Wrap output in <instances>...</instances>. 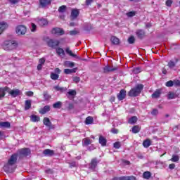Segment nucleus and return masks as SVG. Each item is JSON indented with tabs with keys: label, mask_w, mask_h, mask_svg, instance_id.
I'll use <instances>...</instances> for the list:
<instances>
[{
	"label": "nucleus",
	"mask_w": 180,
	"mask_h": 180,
	"mask_svg": "<svg viewBox=\"0 0 180 180\" xmlns=\"http://www.w3.org/2000/svg\"><path fill=\"white\" fill-rule=\"evenodd\" d=\"M16 161H18V155H12L10 160H8L7 164L4 167V170L7 174H12L16 169Z\"/></svg>",
	"instance_id": "nucleus-1"
},
{
	"label": "nucleus",
	"mask_w": 180,
	"mask_h": 180,
	"mask_svg": "<svg viewBox=\"0 0 180 180\" xmlns=\"http://www.w3.org/2000/svg\"><path fill=\"white\" fill-rule=\"evenodd\" d=\"M143 88H144V85L141 84H137L135 87H134L129 91V96H133V97L139 96V95L141 94V91H143Z\"/></svg>",
	"instance_id": "nucleus-2"
},
{
	"label": "nucleus",
	"mask_w": 180,
	"mask_h": 180,
	"mask_svg": "<svg viewBox=\"0 0 180 180\" xmlns=\"http://www.w3.org/2000/svg\"><path fill=\"white\" fill-rule=\"evenodd\" d=\"M18 47V43H16L15 41H6L4 46V50H6V51H10L11 50H15Z\"/></svg>",
	"instance_id": "nucleus-3"
},
{
	"label": "nucleus",
	"mask_w": 180,
	"mask_h": 180,
	"mask_svg": "<svg viewBox=\"0 0 180 180\" xmlns=\"http://www.w3.org/2000/svg\"><path fill=\"white\" fill-rule=\"evenodd\" d=\"M27 29L25 25H18L15 28V33L18 34V36H23L24 34H26Z\"/></svg>",
	"instance_id": "nucleus-4"
},
{
	"label": "nucleus",
	"mask_w": 180,
	"mask_h": 180,
	"mask_svg": "<svg viewBox=\"0 0 180 180\" xmlns=\"http://www.w3.org/2000/svg\"><path fill=\"white\" fill-rule=\"evenodd\" d=\"M47 45L49 47H51V49H56L60 45V41L56 39H49L47 41Z\"/></svg>",
	"instance_id": "nucleus-5"
},
{
	"label": "nucleus",
	"mask_w": 180,
	"mask_h": 180,
	"mask_svg": "<svg viewBox=\"0 0 180 180\" xmlns=\"http://www.w3.org/2000/svg\"><path fill=\"white\" fill-rule=\"evenodd\" d=\"M98 164H99V160H98V158H94L91 159L89 165L90 169H95V168H96V167L98 166Z\"/></svg>",
	"instance_id": "nucleus-6"
},
{
	"label": "nucleus",
	"mask_w": 180,
	"mask_h": 180,
	"mask_svg": "<svg viewBox=\"0 0 180 180\" xmlns=\"http://www.w3.org/2000/svg\"><path fill=\"white\" fill-rule=\"evenodd\" d=\"M7 92L13 97V98H16V96H19L20 95V90L19 89H14V90H11L9 89L7 91Z\"/></svg>",
	"instance_id": "nucleus-7"
},
{
	"label": "nucleus",
	"mask_w": 180,
	"mask_h": 180,
	"mask_svg": "<svg viewBox=\"0 0 180 180\" xmlns=\"http://www.w3.org/2000/svg\"><path fill=\"white\" fill-rule=\"evenodd\" d=\"M51 33L53 34H57V36H63L64 34V30L58 27L53 28Z\"/></svg>",
	"instance_id": "nucleus-8"
},
{
	"label": "nucleus",
	"mask_w": 180,
	"mask_h": 180,
	"mask_svg": "<svg viewBox=\"0 0 180 180\" xmlns=\"http://www.w3.org/2000/svg\"><path fill=\"white\" fill-rule=\"evenodd\" d=\"M43 123L44 126H46V127H49V129H54V127L49 117H44L43 120Z\"/></svg>",
	"instance_id": "nucleus-9"
},
{
	"label": "nucleus",
	"mask_w": 180,
	"mask_h": 180,
	"mask_svg": "<svg viewBox=\"0 0 180 180\" xmlns=\"http://www.w3.org/2000/svg\"><path fill=\"white\" fill-rule=\"evenodd\" d=\"M116 70H117V68L113 66L110 67L109 65H107L103 68V72H113V71H116Z\"/></svg>",
	"instance_id": "nucleus-10"
},
{
	"label": "nucleus",
	"mask_w": 180,
	"mask_h": 180,
	"mask_svg": "<svg viewBox=\"0 0 180 180\" xmlns=\"http://www.w3.org/2000/svg\"><path fill=\"white\" fill-rule=\"evenodd\" d=\"M79 15V10L74 8L71 11L70 18L72 20H74V19H77Z\"/></svg>",
	"instance_id": "nucleus-11"
},
{
	"label": "nucleus",
	"mask_w": 180,
	"mask_h": 180,
	"mask_svg": "<svg viewBox=\"0 0 180 180\" xmlns=\"http://www.w3.org/2000/svg\"><path fill=\"white\" fill-rule=\"evenodd\" d=\"M65 52L68 54V56H70V57H73L74 58H77V60H81V57H79L77 56V54L73 53L72 51L70 49V47H67L65 49Z\"/></svg>",
	"instance_id": "nucleus-12"
},
{
	"label": "nucleus",
	"mask_w": 180,
	"mask_h": 180,
	"mask_svg": "<svg viewBox=\"0 0 180 180\" xmlns=\"http://www.w3.org/2000/svg\"><path fill=\"white\" fill-rule=\"evenodd\" d=\"M9 89V87L5 86L4 88L0 87V101L1 99H4L5 98V95L6 94L7 91Z\"/></svg>",
	"instance_id": "nucleus-13"
},
{
	"label": "nucleus",
	"mask_w": 180,
	"mask_h": 180,
	"mask_svg": "<svg viewBox=\"0 0 180 180\" xmlns=\"http://www.w3.org/2000/svg\"><path fill=\"white\" fill-rule=\"evenodd\" d=\"M117 99L118 101H123L124 98H126V90L122 89L120 90V93L117 94Z\"/></svg>",
	"instance_id": "nucleus-14"
},
{
	"label": "nucleus",
	"mask_w": 180,
	"mask_h": 180,
	"mask_svg": "<svg viewBox=\"0 0 180 180\" xmlns=\"http://www.w3.org/2000/svg\"><path fill=\"white\" fill-rule=\"evenodd\" d=\"M136 34L138 39H140L141 40L142 39H144V37L146 36V32L143 30H137L136 32Z\"/></svg>",
	"instance_id": "nucleus-15"
},
{
	"label": "nucleus",
	"mask_w": 180,
	"mask_h": 180,
	"mask_svg": "<svg viewBox=\"0 0 180 180\" xmlns=\"http://www.w3.org/2000/svg\"><path fill=\"white\" fill-rule=\"evenodd\" d=\"M20 154L24 157H27L30 154V149L27 148H22L20 150Z\"/></svg>",
	"instance_id": "nucleus-16"
},
{
	"label": "nucleus",
	"mask_w": 180,
	"mask_h": 180,
	"mask_svg": "<svg viewBox=\"0 0 180 180\" xmlns=\"http://www.w3.org/2000/svg\"><path fill=\"white\" fill-rule=\"evenodd\" d=\"M43 154L46 157H53V155H54V150H53L51 149H45L43 151Z\"/></svg>",
	"instance_id": "nucleus-17"
},
{
	"label": "nucleus",
	"mask_w": 180,
	"mask_h": 180,
	"mask_svg": "<svg viewBox=\"0 0 180 180\" xmlns=\"http://www.w3.org/2000/svg\"><path fill=\"white\" fill-rule=\"evenodd\" d=\"M51 4V0H39V5L41 8H46L48 5Z\"/></svg>",
	"instance_id": "nucleus-18"
},
{
	"label": "nucleus",
	"mask_w": 180,
	"mask_h": 180,
	"mask_svg": "<svg viewBox=\"0 0 180 180\" xmlns=\"http://www.w3.org/2000/svg\"><path fill=\"white\" fill-rule=\"evenodd\" d=\"M110 41L114 46H119L120 44V39L115 36L111 37Z\"/></svg>",
	"instance_id": "nucleus-19"
},
{
	"label": "nucleus",
	"mask_w": 180,
	"mask_h": 180,
	"mask_svg": "<svg viewBox=\"0 0 180 180\" xmlns=\"http://www.w3.org/2000/svg\"><path fill=\"white\" fill-rule=\"evenodd\" d=\"M37 22L38 25H39L41 27H43V26H47V25H49V22L44 18H41L38 20Z\"/></svg>",
	"instance_id": "nucleus-20"
},
{
	"label": "nucleus",
	"mask_w": 180,
	"mask_h": 180,
	"mask_svg": "<svg viewBox=\"0 0 180 180\" xmlns=\"http://www.w3.org/2000/svg\"><path fill=\"white\" fill-rule=\"evenodd\" d=\"M98 142L101 143L102 147L106 146V143H108V141L105 139V137H103L102 135L99 136Z\"/></svg>",
	"instance_id": "nucleus-21"
},
{
	"label": "nucleus",
	"mask_w": 180,
	"mask_h": 180,
	"mask_svg": "<svg viewBox=\"0 0 180 180\" xmlns=\"http://www.w3.org/2000/svg\"><path fill=\"white\" fill-rule=\"evenodd\" d=\"M47 112H50V105H45L43 108L39 110L41 115H46Z\"/></svg>",
	"instance_id": "nucleus-22"
},
{
	"label": "nucleus",
	"mask_w": 180,
	"mask_h": 180,
	"mask_svg": "<svg viewBox=\"0 0 180 180\" xmlns=\"http://www.w3.org/2000/svg\"><path fill=\"white\" fill-rule=\"evenodd\" d=\"M8 24L5 22H0V34H2L4 30L8 27Z\"/></svg>",
	"instance_id": "nucleus-23"
},
{
	"label": "nucleus",
	"mask_w": 180,
	"mask_h": 180,
	"mask_svg": "<svg viewBox=\"0 0 180 180\" xmlns=\"http://www.w3.org/2000/svg\"><path fill=\"white\" fill-rule=\"evenodd\" d=\"M161 89H157L153 94H152V98L154 99H157V98H160L161 96Z\"/></svg>",
	"instance_id": "nucleus-24"
},
{
	"label": "nucleus",
	"mask_w": 180,
	"mask_h": 180,
	"mask_svg": "<svg viewBox=\"0 0 180 180\" xmlns=\"http://www.w3.org/2000/svg\"><path fill=\"white\" fill-rule=\"evenodd\" d=\"M176 63H178V60H176V62H174V60H170L168 62L167 66L171 70H174V68H175L176 65Z\"/></svg>",
	"instance_id": "nucleus-25"
},
{
	"label": "nucleus",
	"mask_w": 180,
	"mask_h": 180,
	"mask_svg": "<svg viewBox=\"0 0 180 180\" xmlns=\"http://www.w3.org/2000/svg\"><path fill=\"white\" fill-rule=\"evenodd\" d=\"M32 108V100L25 101V110H29Z\"/></svg>",
	"instance_id": "nucleus-26"
},
{
	"label": "nucleus",
	"mask_w": 180,
	"mask_h": 180,
	"mask_svg": "<svg viewBox=\"0 0 180 180\" xmlns=\"http://www.w3.org/2000/svg\"><path fill=\"white\" fill-rule=\"evenodd\" d=\"M30 120L31 122H40V117L36 115H32L30 116Z\"/></svg>",
	"instance_id": "nucleus-27"
},
{
	"label": "nucleus",
	"mask_w": 180,
	"mask_h": 180,
	"mask_svg": "<svg viewBox=\"0 0 180 180\" xmlns=\"http://www.w3.org/2000/svg\"><path fill=\"white\" fill-rule=\"evenodd\" d=\"M77 68H73V69H65L64 70V72H65V74H67V75H68V74H73L75 72H77Z\"/></svg>",
	"instance_id": "nucleus-28"
},
{
	"label": "nucleus",
	"mask_w": 180,
	"mask_h": 180,
	"mask_svg": "<svg viewBox=\"0 0 180 180\" xmlns=\"http://www.w3.org/2000/svg\"><path fill=\"white\" fill-rule=\"evenodd\" d=\"M53 89L56 90V91H58V92H65V91H67V88L65 87H61L60 86H55L53 87Z\"/></svg>",
	"instance_id": "nucleus-29"
},
{
	"label": "nucleus",
	"mask_w": 180,
	"mask_h": 180,
	"mask_svg": "<svg viewBox=\"0 0 180 180\" xmlns=\"http://www.w3.org/2000/svg\"><path fill=\"white\" fill-rule=\"evenodd\" d=\"M143 147H145V148H148V147L150 146H151V140L148 139L143 141Z\"/></svg>",
	"instance_id": "nucleus-30"
},
{
	"label": "nucleus",
	"mask_w": 180,
	"mask_h": 180,
	"mask_svg": "<svg viewBox=\"0 0 180 180\" xmlns=\"http://www.w3.org/2000/svg\"><path fill=\"white\" fill-rule=\"evenodd\" d=\"M1 127H5L9 129L11 127V123L9 122H0Z\"/></svg>",
	"instance_id": "nucleus-31"
},
{
	"label": "nucleus",
	"mask_w": 180,
	"mask_h": 180,
	"mask_svg": "<svg viewBox=\"0 0 180 180\" xmlns=\"http://www.w3.org/2000/svg\"><path fill=\"white\" fill-rule=\"evenodd\" d=\"M61 106H63V103L61 101H58L53 104V108L54 109H60Z\"/></svg>",
	"instance_id": "nucleus-32"
},
{
	"label": "nucleus",
	"mask_w": 180,
	"mask_h": 180,
	"mask_svg": "<svg viewBox=\"0 0 180 180\" xmlns=\"http://www.w3.org/2000/svg\"><path fill=\"white\" fill-rule=\"evenodd\" d=\"M86 124H92L94 123V117L89 116L85 120Z\"/></svg>",
	"instance_id": "nucleus-33"
},
{
	"label": "nucleus",
	"mask_w": 180,
	"mask_h": 180,
	"mask_svg": "<svg viewBox=\"0 0 180 180\" xmlns=\"http://www.w3.org/2000/svg\"><path fill=\"white\" fill-rule=\"evenodd\" d=\"M56 53L57 54H58V56H65V52H64V49H61V48H58L56 49Z\"/></svg>",
	"instance_id": "nucleus-34"
},
{
	"label": "nucleus",
	"mask_w": 180,
	"mask_h": 180,
	"mask_svg": "<svg viewBox=\"0 0 180 180\" xmlns=\"http://www.w3.org/2000/svg\"><path fill=\"white\" fill-rule=\"evenodd\" d=\"M59 77H60V75H58V74L54 73V72L51 73V78L53 81H57V79H58Z\"/></svg>",
	"instance_id": "nucleus-35"
},
{
	"label": "nucleus",
	"mask_w": 180,
	"mask_h": 180,
	"mask_svg": "<svg viewBox=\"0 0 180 180\" xmlns=\"http://www.w3.org/2000/svg\"><path fill=\"white\" fill-rule=\"evenodd\" d=\"M144 179H150L151 178V172H145L143 174Z\"/></svg>",
	"instance_id": "nucleus-36"
},
{
	"label": "nucleus",
	"mask_w": 180,
	"mask_h": 180,
	"mask_svg": "<svg viewBox=\"0 0 180 180\" xmlns=\"http://www.w3.org/2000/svg\"><path fill=\"white\" fill-rule=\"evenodd\" d=\"M65 65L66 67H69L70 68H72V67H75V63L74 62H71V61H65Z\"/></svg>",
	"instance_id": "nucleus-37"
},
{
	"label": "nucleus",
	"mask_w": 180,
	"mask_h": 180,
	"mask_svg": "<svg viewBox=\"0 0 180 180\" xmlns=\"http://www.w3.org/2000/svg\"><path fill=\"white\" fill-rule=\"evenodd\" d=\"M136 122H137V117L134 116L129 120L128 123H129V124H134Z\"/></svg>",
	"instance_id": "nucleus-38"
},
{
	"label": "nucleus",
	"mask_w": 180,
	"mask_h": 180,
	"mask_svg": "<svg viewBox=\"0 0 180 180\" xmlns=\"http://www.w3.org/2000/svg\"><path fill=\"white\" fill-rule=\"evenodd\" d=\"M139 132H140V127H139L138 125L134 126L133 128H132V133L136 134Z\"/></svg>",
	"instance_id": "nucleus-39"
},
{
	"label": "nucleus",
	"mask_w": 180,
	"mask_h": 180,
	"mask_svg": "<svg viewBox=\"0 0 180 180\" xmlns=\"http://www.w3.org/2000/svg\"><path fill=\"white\" fill-rule=\"evenodd\" d=\"M43 95H44V98L45 101H49V99H51V96H50V94H49V92L44 91Z\"/></svg>",
	"instance_id": "nucleus-40"
},
{
	"label": "nucleus",
	"mask_w": 180,
	"mask_h": 180,
	"mask_svg": "<svg viewBox=\"0 0 180 180\" xmlns=\"http://www.w3.org/2000/svg\"><path fill=\"white\" fill-rule=\"evenodd\" d=\"M89 144H91V139L89 138L83 139V146H89Z\"/></svg>",
	"instance_id": "nucleus-41"
},
{
	"label": "nucleus",
	"mask_w": 180,
	"mask_h": 180,
	"mask_svg": "<svg viewBox=\"0 0 180 180\" xmlns=\"http://www.w3.org/2000/svg\"><path fill=\"white\" fill-rule=\"evenodd\" d=\"M65 11H67V6L65 5L60 6L58 8V12H60V13H64Z\"/></svg>",
	"instance_id": "nucleus-42"
},
{
	"label": "nucleus",
	"mask_w": 180,
	"mask_h": 180,
	"mask_svg": "<svg viewBox=\"0 0 180 180\" xmlns=\"http://www.w3.org/2000/svg\"><path fill=\"white\" fill-rule=\"evenodd\" d=\"M168 99H175L176 94L174 92H169L167 96Z\"/></svg>",
	"instance_id": "nucleus-43"
},
{
	"label": "nucleus",
	"mask_w": 180,
	"mask_h": 180,
	"mask_svg": "<svg viewBox=\"0 0 180 180\" xmlns=\"http://www.w3.org/2000/svg\"><path fill=\"white\" fill-rule=\"evenodd\" d=\"M170 160H172V162H178L179 161V156L173 155Z\"/></svg>",
	"instance_id": "nucleus-44"
},
{
	"label": "nucleus",
	"mask_w": 180,
	"mask_h": 180,
	"mask_svg": "<svg viewBox=\"0 0 180 180\" xmlns=\"http://www.w3.org/2000/svg\"><path fill=\"white\" fill-rule=\"evenodd\" d=\"M134 41H136V39L134 38V36H131L129 39H128V43L129 44H134Z\"/></svg>",
	"instance_id": "nucleus-45"
},
{
	"label": "nucleus",
	"mask_w": 180,
	"mask_h": 180,
	"mask_svg": "<svg viewBox=\"0 0 180 180\" xmlns=\"http://www.w3.org/2000/svg\"><path fill=\"white\" fill-rule=\"evenodd\" d=\"M127 16H128V18H133V16H136V11H130L127 13Z\"/></svg>",
	"instance_id": "nucleus-46"
},
{
	"label": "nucleus",
	"mask_w": 180,
	"mask_h": 180,
	"mask_svg": "<svg viewBox=\"0 0 180 180\" xmlns=\"http://www.w3.org/2000/svg\"><path fill=\"white\" fill-rule=\"evenodd\" d=\"M68 95L70 96H75L77 95V91L75 90H71L68 92Z\"/></svg>",
	"instance_id": "nucleus-47"
},
{
	"label": "nucleus",
	"mask_w": 180,
	"mask_h": 180,
	"mask_svg": "<svg viewBox=\"0 0 180 180\" xmlns=\"http://www.w3.org/2000/svg\"><path fill=\"white\" fill-rule=\"evenodd\" d=\"M37 29V26L34 23H31V32H34Z\"/></svg>",
	"instance_id": "nucleus-48"
},
{
	"label": "nucleus",
	"mask_w": 180,
	"mask_h": 180,
	"mask_svg": "<svg viewBox=\"0 0 180 180\" xmlns=\"http://www.w3.org/2000/svg\"><path fill=\"white\" fill-rule=\"evenodd\" d=\"M165 85L168 88H169L171 86H174V82L172 80L168 81L167 82H166Z\"/></svg>",
	"instance_id": "nucleus-49"
},
{
	"label": "nucleus",
	"mask_w": 180,
	"mask_h": 180,
	"mask_svg": "<svg viewBox=\"0 0 180 180\" xmlns=\"http://www.w3.org/2000/svg\"><path fill=\"white\" fill-rule=\"evenodd\" d=\"M114 148H117V149H119L120 148V147H122V143H120V142H115L114 143Z\"/></svg>",
	"instance_id": "nucleus-50"
},
{
	"label": "nucleus",
	"mask_w": 180,
	"mask_h": 180,
	"mask_svg": "<svg viewBox=\"0 0 180 180\" xmlns=\"http://www.w3.org/2000/svg\"><path fill=\"white\" fill-rule=\"evenodd\" d=\"M73 81H74V82H75V84H78V82H79V81H81V78H79L78 77H73Z\"/></svg>",
	"instance_id": "nucleus-51"
},
{
	"label": "nucleus",
	"mask_w": 180,
	"mask_h": 180,
	"mask_svg": "<svg viewBox=\"0 0 180 180\" xmlns=\"http://www.w3.org/2000/svg\"><path fill=\"white\" fill-rule=\"evenodd\" d=\"M69 33H70V36H75V34H78V31L72 30V31H70Z\"/></svg>",
	"instance_id": "nucleus-52"
},
{
	"label": "nucleus",
	"mask_w": 180,
	"mask_h": 180,
	"mask_svg": "<svg viewBox=\"0 0 180 180\" xmlns=\"http://www.w3.org/2000/svg\"><path fill=\"white\" fill-rule=\"evenodd\" d=\"M151 115H153V116H157V115H158V110L153 109L151 112Z\"/></svg>",
	"instance_id": "nucleus-53"
},
{
	"label": "nucleus",
	"mask_w": 180,
	"mask_h": 180,
	"mask_svg": "<svg viewBox=\"0 0 180 180\" xmlns=\"http://www.w3.org/2000/svg\"><path fill=\"white\" fill-rule=\"evenodd\" d=\"M141 70L140 69V68H135L134 69V74H139V72H141Z\"/></svg>",
	"instance_id": "nucleus-54"
},
{
	"label": "nucleus",
	"mask_w": 180,
	"mask_h": 180,
	"mask_svg": "<svg viewBox=\"0 0 180 180\" xmlns=\"http://www.w3.org/2000/svg\"><path fill=\"white\" fill-rule=\"evenodd\" d=\"M11 5H15L19 2V0H8Z\"/></svg>",
	"instance_id": "nucleus-55"
},
{
	"label": "nucleus",
	"mask_w": 180,
	"mask_h": 180,
	"mask_svg": "<svg viewBox=\"0 0 180 180\" xmlns=\"http://www.w3.org/2000/svg\"><path fill=\"white\" fill-rule=\"evenodd\" d=\"M25 95H27V96H33L34 93H33V91H27L25 93Z\"/></svg>",
	"instance_id": "nucleus-56"
},
{
	"label": "nucleus",
	"mask_w": 180,
	"mask_h": 180,
	"mask_svg": "<svg viewBox=\"0 0 180 180\" xmlns=\"http://www.w3.org/2000/svg\"><path fill=\"white\" fill-rule=\"evenodd\" d=\"M92 2H94V0H86V5L89 6Z\"/></svg>",
	"instance_id": "nucleus-57"
},
{
	"label": "nucleus",
	"mask_w": 180,
	"mask_h": 180,
	"mask_svg": "<svg viewBox=\"0 0 180 180\" xmlns=\"http://www.w3.org/2000/svg\"><path fill=\"white\" fill-rule=\"evenodd\" d=\"M173 83H174V85H176V86H180V80H176V81L173 82Z\"/></svg>",
	"instance_id": "nucleus-58"
},
{
	"label": "nucleus",
	"mask_w": 180,
	"mask_h": 180,
	"mask_svg": "<svg viewBox=\"0 0 180 180\" xmlns=\"http://www.w3.org/2000/svg\"><path fill=\"white\" fill-rule=\"evenodd\" d=\"M68 109H69V110H72V109H74V104L73 103H69Z\"/></svg>",
	"instance_id": "nucleus-59"
},
{
	"label": "nucleus",
	"mask_w": 180,
	"mask_h": 180,
	"mask_svg": "<svg viewBox=\"0 0 180 180\" xmlns=\"http://www.w3.org/2000/svg\"><path fill=\"white\" fill-rule=\"evenodd\" d=\"M44 63H46V59H44V58L39 59V64L43 65L44 64Z\"/></svg>",
	"instance_id": "nucleus-60"
},
{
	"label": "nucleus",
	"mask_w": 180,
	"mask_h": 180,
	"mask_svg": "<svg viewBox=\"0 0 180 180\" xmlns=\"http://www.w3.org/2000/svg\"><path fill=\"white\" fill-rule=\"evenodd\" d=\"M166 5L167 6H171V5H172V1L171 0H167L166 1Z\"/></svg>",
	"instance_id": "nucleus-61"
},
{
	"label": "nucleus",
	"mask_w": 180,
	"mask_h": 180,
	"mask_svg": "<svg viewBox=\"0 0 180 180\" xmlns=\"http://www.w3.org/2000/svg\"><path fill=\"white\" fill-rule=\"evenodd\" d=\"M169 169H175V164H174V163L170 164V165H169Z\"/></svg>",
	"instance_id": "nucleus-62"
},
{
	"label": "nucleus",
	"mask_w": 180,
	"mask_h": 180,
	"mask_svg": "<svg viewBox=\"0 0 180 180\" xmlns=\"http://www.w3.org/2000/svg\"><path fill=\"white\" fill-rule=\"evenodd\" d=\"M127 180H136V177L133 176H127Z\"/></svg>",
	"instance_id": "nucleus-63"
},
{
	"label": "nucleus",
	"mask_w": 180,
	"mask_h": 180,
	"mask_svg": "<svg viewBox=\"0 0 180 180\" xmlns=\"http://www.w3.org/2000/svg\"><path fill=\"white\" fill-rule=\"evenodd\" d=\"M127 176H121L119 178V180H127Z\"/></svg>",
	"instance_id": "nucleus-64"
}]
</instances>
